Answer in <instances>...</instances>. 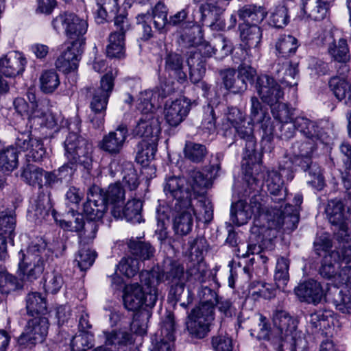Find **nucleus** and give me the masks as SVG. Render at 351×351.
I'll return each instance as SVG.
<instances>
[{"instance_id": "nucleus-18", "label": "nucleus", "mask_w": 351, "mask_h": 351, "mask_svg": "<svg viewBox=\"0 0 351 351\" xmlns=\"http://www.w3.org/2000/svg\"><path fill=\"white\" fill-rule=\"evenodd\" d=\"M274 326L278 330L277 335L281 341L289 343L296 348L298 342L294 339L293 332L295 329L294 319L285 311H276L273 315Z\"/></svg>"}, {"instance_id": "nucleus-16", "label": "nucleus", "mask_w": 351, "mask_h": 351, "mask_svg": "<svg viewBox=\"0 0 351 351\" xmlns=\"http://www.w3.org/2000/svg\"><path fill=\"white\" fill-rule=\"evenodd\" d=\"M163 190L166 197L172 199L171 205L182 204L185 200L192 201L193 193L188 180L180 176H169L165 178Z\"/></svg>"}, {"instance_id": "nucleus-17", "label": "nucleus", "mask_w": 351, "mask_h": 351, "mask_svg": "<svg viewBox=\"0 0 351 351\" xmlns=\"http://www.w3.org/2000/svg\"><path fill=\"white\" fill-rule=\"evenodd\" d=\"M60 226L69 230L77 232L81 246H86L93 242L98 230L96 221H84L81 215H77L73 220H60Z\"/></svg>"}, {"instance_id": "nucleus-28", "label": "nucleus", "mask_w": 351, "mask_h": 351, "mask_svg": "<svg viewBox=\"0 0 351 351\" xmlns=\"http://www.w3.org/2000/svg\"><path fill=\"white\" fill-rule=\"evenodd\" d=\"M326 213L330 223L338 227L341 234L346 235L347 221L350 214L346 211L342 202L339 199H331L328 201L326 208Z\"/></svg>"}, {"instance_id": "nucleus-7", "label": "nucleus", "mask_w": 351, "mask_h": 351, "mask_svg": "<svg viewBox=\"0 0 351 351\" xmlns=\"http://www.w3.org/2000/svg\"><path fill=\"white\" fill-rule=\"evenodd\" d=\"M52 253L43 239L32 242L25 250L19 252L20 275L29 281L37 279L45 269V262Z\"/></svg>"}, {"instance_id": "nucleus-13", "label": "nucleus", "mask_w": 351, "mask_h": 351, "mask_svg": "<svg viewBox=\"0 0 351 351\" xmlns=\"http://www.w3.org/2000/svg\"><path fill=\"white\" fill-rule=\"evenodd\" d=\"M240 37L243 46L241 49L244 51L245 56L242 59L251 62L253 59L259 58L258 45L262 38V30L257 25L243 23L239 25Z\"/></svg>"}, {"instance_id": "nucleus-42", "label": "nucleus", "mask_w": 351, "mask_h": 351, "mask_svg": "<svg viewBox=\"0 0 351 351\" xmlns=\"http://www.w3.org/2000/svg\"><path fill=\"white\" fill-rule=\"evenodd\" d=\"M143 203L137 199L128 200L124 207H120V216H113L115 219H125L128 222L138 223L141 221Z\"/></svg>"}, {"instance_id": "nucleus-36", "label": "nucleus", "mask_w": 351, "mask_h": 351, "mask_svg": "<svg viewBox=\"0 0 351 351\" xmlns=\"http://www.w3.org/2000/svg\"><path fill=\"white\" fill-rule=\"evenodd\" d=\"M203 45L190 51L186 62L189 68V77L192 83L199 82L206 71L205 59L202 57Z\"/></svg>"}, {"instance_id": "nucleus-15", "label": "nucleus", "mask_w": 351, "mask_h": 351, "mask_svg": "<svg viewBox=\"0 0 351 351\" xmlns=\"http://www.w3.org/2000/svg\"><path fill=\"white\" fill-rule=\"evenodd\" d=\"M49 328L48 319L43 316H36L29 320L24 332L19 337L21 345L35 346L42 343L45 339Z\"/></svg>"}, {"instance_id": "nucleus-11", "label": "nucleus", "mask_w": 351, "mask_h": 351, "mask_svg": "<svg viewBox=\"0 0 351 351\" xmlns=\"http://www.w3.org/2000/svg\"><path fill=\"white\" fill-rule=\"evenodd\" d=\"M282 206L278 208L277 205H271V209H267L265 220L269 223L270 228H283L285 230H294L299 222V210L291 204H286L284 210Z\"/></svg>"}, {"instance_id": "nucleus-19", "label": "nucleus", "mask_w": 351, "mask_h": 351, "mask_svg": "<svg viewBox=\"0 0 351 351\" xmlns=\"http://www.w3.org/2000/svg\"><path fill=\"white\" fill-rule=\"evenodd\" d=\"M83 41H72L63 51L56 61V66L64 73H69L77 70L83 52L82 43Z\"/></svg>"}, {"instance_id": "nucleus-20", "label": "nucleus", "mask_w": 351, "mask_h": 351, "mask_svg": "<svg viewBox=\"0 0 351 351\" xmlns=\"http://www.w3.org/2000/svg\"><path fill=\"white\" fill-rule=\"evenodd\" d=\"M15 145L21 151L27 152L26 157L29 162H39L46 154L42 141L33 138L29 132L19 133L16 136Z\"/></svg>"}, {"instance_id": "nucleus-41", "label": "nucleus", "mask_w": 351, "mask_h": 351, "mask_svg": "<svg viewBox=\"0 0 351 351\" xmlns=\"http://www.w3.org/2000/svg\"><path fill=\"white\" fill-rule=\"evenodd\" d=\"M237 13L239 19L244 21L243 23H251L252 25H258L266 17L267 11L263 6L250 4L241 7Z\"/></svg>"}, {"instance_id": "nucleus-1", "label": "nucleus", "mask_w": 351, "mask_h": 351, "mask_svg": "<svg viewBox=\"0 0 351 351\" xmlns=\"http://www.w3.org/2000/svg\"><path fill=\"white\" fill-rule=\"evenodd\" d=\"M221 128L227 132L234 128L238 136L245 141V148L242 160L243 179L250 191H258L262 186V173H255L261 169L260 158L256 152V141L253 134V127L250 121H247L245 114L236 107H227L222 119Z\"/></svg>"}, {"instance_id": "nucleus-14", "label": "nucleus", "mask_w": 351, "mask_h": 351, "mask_svg": "<svg viewBox=\"0 0 351 351\" xmlns=\"http://www.w3.org/2000/svg\"><path fill=\"white\" fill-rule=\"evenodd\" d=\"M295 124L296 130L309 140H320L322 143H327L328 132L331 129V123L328 121L317 122L306 117L299 116L295 119Z\"/></svg>"}, {"instance_id": "nucleus-33", "label": "nucleus", "mask_w": 351, "mask_h": 351, "mask_svg": "<svg viewBox=\"0 0 351 351\" xmlns=\"http://www.w3.org/2000/svg\"><path fill=\"white\" fill-rule=\"evenodd\" d=\"M109 168L112 177H114L118 172H121L123 176L122 182L130 191H134L138 188L140 182L132 162L124 161L120 164L117 161H112Z\"/></svg>"}, {"instance_id": "nucleus-40", "label": "nucleus", "mask_w": 351, "mask_h": 351, "mask_svg": "<svg viewBox=\"0 0 351 351\" xmlns=\"http://www.w3.org/2000/svg\"><path fill=\"white\" fill-rule=\"evenodd\" d=\"M69 17L71 21L67 22L66 26V35L73 41H80L82 40V47L85 44V38L84 35L86 33L88 29V23L86 20L80 19L77 15L69 13Z\"/></svg>"}, {"instance_id": "nucleus-57", "label": "nucleus", "mask_w": 351, "mask_h": 351, "mask_svg": "<svg viewBox=\"0 0 351 351\" xmlns=\"http://www.w3.org/2000/svg\"><path fill=\"white\" fill-rule=\"evenodd\" d=\"M21 177L25 182L41 188L43 184L45 171L34 165H28L23 171Z\"/></svg>"}, {"instance_id": "nucleus-46", "label": "nucleus", "mask_w": 351, "mask_h": 351, "mask_svg": "<svg viewBox=\"0 0 351 351\" xmlns=\"http://www.w3.org/2000/svg\"><path fill=\"white\" fill-rule=\"evenodd\" d=\"M106 346H114L118 351L132 343V335L124 330H112L104 332Z\"/></svg>"}, {"instance_id": "nucleus-29", "label": "nucleus", "mask_w": 351, "mask_h": 351, "mask_svg": "<svg viewBox=\"0 0 351 351\" xmlns=\"http://www.w3.org/2000/svg\"><path fill=\"white\" fill-rule=\"evenodd\" d=\"M97 186L90 188L88 199L83 205V212L88 218V221H95L101 219L107 210V206L101 195L97 194Z\"/></svg>"}, {"instance_id": "nucleus-55", "label": "nucleus", "mask_w": 351, "mask_h": 351, "mask_svg": "<svg viewBox=\"0 0 351 351\" xmlns=\"http://www.w3.org/2000/svg\"><path fill=\"white\" fill-rule=\"evenodd\" d=\"M332 303L335 308L340 313L351 315V294L348 291L339 290L335 288Z\"/></svg>"}, {"instance_id": "nucleus-50", "label": "nucleus", "mask_w": 351, "mask_h": 351, "mask_svg": "<svg viewBox=\"0 0 351 351\" xmlns=\"http://www.w3.org/2000/svg\"><path fill=\"white\" fill-rule=\"evenodd\" d=\"M328 51L332 58L339 63H346L350 60L349 48L344 38L334 40L329 45Z\"/></svg>"}, {"instance_id": "nucleus-51", "label": "nucleus", "mask_w": 351, "mask_h": 351, "mask_svg": "<svg viewBox=\"0 0 351 351\" xmlns=\"http://www.w3.org/2000/svg\"><path fill=\"white\" fill-rule=\"evenodd\" d=\"M208 154L204 145L193 142H186L184 148V158L194 163L203 162Z\"/></svg>"}, {"instance_id": "nucleus-47", "label": "nucleus", "mask_w": 351, "mask_h": 351, "mask_svg": "<svg viewBox=\"0 0 351 351\" xmlns=\"http://www.w3.org/2000/svg\"><path fill=\"white\" fill-rule=\"evenodd\" d=\"M298 46V41L294 36L291 35L280 36L276 44L278 58L287 60L288 57L295 53Z\"/></svg>"}, {"instance_id": "nucleus-38", "label": "nucleus", "mask_w": 351, "mask_h": 351, "mask_svg": "<svg viewBox=\"0 0 351 351\" xmlns=\"http://www.w3.org/2000/svg\"><path fill=\"white\" fill-rule=\"evenodd\" d=\"M265 184L267 191L271 195V199L276 204H280L287 196L286 189H283V180L280 174L276 171L267 172Z\"/></svg>"}, {"instance_id": "nucleus-10", "label": "nucleus", "mask_w": 351, "mask_h": 351, "mask_svg": "<svg viewBox=\"0 0 351 351\" xmlns=\"http://www.w3.org/2000/svg\"><path fill=\"white\" fill-rule=\"evenodd\" d=\"M113 86L112 76L107 73L101 79L100 87L94 91L90 107L95 117L91 118L90 121L96 128H100L104 123L108 98Z\"/></svg>"}, {"instance_id": "nucleus-26", "label": "nucleus", "mask_w": 351, "mask_h": 351, "mask_svg": "<svg viewBox=\"0 0 351 351\" xmlns=\"http://www.w3.org/2000/svg\"><path fill=\"white\" fill-rule=\"evenodd\" d=\"M175 322L169 314L163 321L158 337L152 341L150 351H172L174 347Z\"/></svg>"}, {"instance_id": "nucleus-32", "label": "nucleus", "mask_w": 351, "mask_h": 351, "mask_svg": "<svg viewBox=\"0 0 351 351\" xmlns=\"http://www.w3.org/2000/svg\"><path fill=\"white\" fill-rule=\"evenodd\" d=\"M27 60L23 55L17 51H12L0 58V72L9 77L22 73Z\"/></svg>"}, {"instance_id": "nucleus-63", "label": "nucleus", "mask_w": 351, "mask_h": 351, "mask_svg": "<svg viewBox=\"0 0 351 351\" xmlns=\"http://www.w3.org/2000/svg\"><path fill=\"white\" fill-rule=\"evenodd\" d=\"M158 141L143 139L139 143V149L137 153V159L139 162L144 163L154 158L157 151Z\"/></svg>"}, {"instance_id": "nucleus-35", "label": "nucleus", "mask_w": 351, "mask_h": 351, "mask_svg": "<svg viewBox=\"0 0 351 351\" xmlns=\"http://www.w3.org/2000/svg\"><path fill=\"white\" fill-rule=\"evenodd\" d=\"M51 215L55 221H58L56 212L52 209L49 197L39 198L35 205L28 210L27 217L36 223H40Z\"/></svg>"}, {"instance_id": "nucleus-22", "label": "nucleus", "mask_w": 351, "mask_h": 351, "mask_svg": "<svg viewBox=\"0 0 351 351\" xmlns=\"http://www.w3.org/2000/svg\"><path fill=\"white\" fill-rule=\"evenodd\" d=\"M294 293L301 302L317 304L321 303L326 297V292L321 283L313 279L299 284Z\"/></svg>"}, {"instance_id": "nucleus-60", "label": "nucleus", "mask_w": 351, "mask_h": 351, "mask_svg": "<svg viewBox=\"0 0 351 351\" xmlns=\"http://www.w3.org/2000/svg\"><path fill=\"white\" fill-rule=\"evenodd\" d=\"M96 257V252L89 247L80 245V249L75 256L74 263L82 271L90 268Z\"/></svg>"}, {"instance_id": "nucleus-53", "label": "nucleus", "mask_w": 351, "mask_h": 351, "mask_svg": "<svg viewBox=\"0 0 351 351\" xmlns=\"http://www.w3.org/2000/svg\"><path fill=\"white\" fill-rule=\"evenodd\" d=\"M26 308L28 314L32 316L35 314H45L47 312V302L41 293L32 292L27 295Z\"/></svg>"}, {"instance_id": "nucleus-64", "label": "nucleus", "mask_w": 351, "mask_h": 351, "mask_svg": "<svg viewBox=\"0 0 351 351\" xmlns=\"http://www.w3.org/2000/svg\"><path fill=\"white\" fill-rule=\"evenodd\" d=\"M93 334L91 332H81L71 339V351L85 350L92 346Z\"/></svg>"}, {"instance_id": "nucleus-34", "label": "nucleus", "mask_w": 351, "mask_h": 351, "mask_svg": "<svg viewBox=\"0 0 351 351\" xmlns=\"http://www.w3.org/2000/svg\"><path fill=\"white\" fill-rule=\"evenodd\" d=\"M250 121L252 125L254 123H260L263 138H269L272 135L274 128L271 119L267 112L263 110L261 102L256 97L251 98Z\"/></svg>"}, {"instance_id": "nucleus-52", "label": "nucleus", "mask_w": 351, "mask_h": 351, "mask_svg": "<svg viewBox=\"0 0 351 351\" xmlns=\"http://www.w3.org/2000/svg\"><path fill=\"white\" fill-rule=\"evenodd\" d=\"M18 152L12 146L8 147L0 152V170L10 172L18 166Z\"/></svg>"}, {"instance_id": "nucleus-23", "label": "nucleus", "mask_w": 351, "mask_h": 351, "mask_svg": "<svg viewBox=\"0 0 351 351\" xmlns=\"http://www.w3.org/2000/svg\"><path fill=\"white\" fill-rule=\"evenodd\" d=\"M191 109V101L183 97L165 105L164 114L167 123L173 127L178 126L186 117Z\"/></svg>"}, {"instance_id": "nucleus-2", "label": "nucleus", "mask_w": 351, "mask_h": 351, "mask_svg": "<svg viewBox=\"0 0 351 351\" xmlns=\"http://www.w3.org/2000/svg\"><path fill=\"white\" fill-rule=\"evenodd\" d=\"M315 149V141L295 142L291 147L288 156L280 164V169L293 171L297 167H300L306 172L307 184L312 188L321 191L325 186V180L321 167L311 161Z\"/></svg>"}, {"instance_id": "nucleus-27", "label": "nucleus", "mask_w": 351, "mask_h": 351, "mask_svg": "<svg viewBox=\"0 0 351 351\" xmlns=\"http://www.w3.org/2000/svg\"><path fill=\"white\" fill-rule=\"evenodd\" d=\"M97 194L101 195L104 204L112 206V216H120V207L125 204V192L120 182L110 184L106 189H99Z\"/></svg>"}, {"instance_id": "nucleus-44", "label": "nucleus", "mask_w": 351, "mask_h": 351, "mask_svg": "<svg viewBox=\"0 0 351 351\" xmlns=\"http://www.w3.org/2000/svg\"><path fill=\"white\" fill-rule=\"evenodd\" d=\"M224 87L234 94L242 93L247 90V84L239 77L237 71L228 69L220 73Z\"/></svg>"}, {"instance_id": "nucleus-49", "label": "nucleus", "mask_w": 351, "mask_h": 351, "mask_svg": "<svg viewBox=\"0 0 351 351\" xmlns=\"http://www.w3.org/2000/svg\"><path fill=\"white\" fill-rule=\"evenodd\" d=\"M124 51L125 34L113 32L109 36V43L106 48L108 56L120 58L124 55Z\"/></svg>"}, {"instance_id": "nucleus-8", "label": "nucleus", "mask_w": 351, "mask_h": 351, "mask_svg": "<svg viewBox=\"0 0 351 351\" xmlns=\"http://www.w3.org/2000/svg\"><path fill=\"white\" fill-rule=\"evenodd\" d=\"M350 261L351 245L348 243L340 249L325 251L319 269V274L335 284L343 264H348Z\"/></svg>"}, {"instance_id": "nucleus-61", "label": "nucleus", "mask_w": 351, "mask_h": 351, "mask_svg": "<svg viewBox=\"0 0 351 351\" xmlns=\"http://www.w3.org/2000/svg\"><path fill=\"white\" fill-rule=\"evenodd\" d=\"M210 324L197 317H189L186 328L190 335L194 337L204 338L210 330Z\"/></svg>"}, {"instance_id": "nucleus-5", "label": "nucleus", "mask_w": 351, "mask_h": 351, "mask_svg": "<svg viewBox=\"0 0 351 351\" xmlns=\"http://www.w3.org/2000/svg\"><path fill=\"white\" fill-rule=\"evenodd\" d=\"M27 101L21 97L15 98L13 106L16 112L26 118L30 123L39 125L49 129L55 128L58 121L54 115L49 112L47 99H37L32 92H27Z\"/></svg>"}, {"instance_id": "nucleus-39", "label": "nucleus", "mask_w": 351, "mask_h": 351, "mask_svg": "<svg viewBox=\"0 0 351 351\" xmlns=\"http://www.w3.org/2000/svg\"><path fill=\"white\" fill-rule=\"evenodd\" d=\"M0 225V261H5L8 257L7 250V239H8L10 242H13L14 232L16 226V219L14 215H10L1 219Z\"/></svg>"}, {"instance_id": "nucleus-48", "label": "nucleus", "mask_w": 351, "mask_h": 351, "mask_svg": "<svg viewBox=\"0 0 351 351\" xmlns=\"http://www.w3.org/2000/svg\"><path fill=\"white\" fill-rule=\"evenodd\" d=\"M63 285L64 279L60 270L53 269L44 274L43 288L46 293L56 294Z\"/></svg>"}, {"instance_id": "nucleus-6", "label": "nucleus", "mask_w": 351, "mask_h": 351, "mask_svg": "<svg viewBox=\"0 0 351 351\" xmlns=\"http://www.w3.org/2000/svg\"><path fill=\"white\" fill-rule=\"evenodd\" d=\"M256 89L262 101L271 106L274 118L281 123L292 120L293 110L280 102L284 93L274 77L261 75L257 77Z\"/></svg>"}, {"instance_id": "nucleus-59", "label": "nucleus", "mask_w": 351, "mask_h": 351, "mask_svg": "<svg viewBox=\"0 0 351 351\" xmlns=\"http://www.w3.org/2000/svg\"><path fill=\"white\" fill-rule=\"evenodd\" d=\"M132 254L142 260H149L154 256L155 249L149 243L130 240L128 244Z\"/></svg>"}, {"instance_id": "nucleus-62", "label": "nucleus", "mask_w": 351, "mask_h": 351, "mask_svg": "<svg viewBox=\"0 0 351 351\" xmlns=\"http://www.w3.org/2000/svg\"><path fill=\"white\" fill-rule=\"evenodd\" d=\"M188 183L192 193L193 191V193L198 192L199 190L207 189L212 185V182L206 174L204 175L203 172L196 169L190 171Z\"/></svg>"}, {"instance_id": "nucleus-54", "label": "nucleus", "mask_w": 351, "mask_h": 351, "mask_svg": "<svg viewBox=\"0 0 351 351\" xmlns=\"http://www.w3.org/2000/svg\"><path fill=\"white\" fill-rule=\"evenodd\" d=\"M289 261L287 258L280 257L277 259L274 280L278 289H283L289 280Z\"/></svg>"}, {"instance_id": "nucleus-31", "label": "nucleus", "mask_w": 351, "mask_h": 351, "mask_svg": "<svg viewBox=\"0 0 351 351\" xmlns=\"http://www.w3.org/2000/svg\"><path fill=\"white\" fill-rule=\"evenodd\" d=\"M128 130L125 125H119L114 131L110 132L103 137L99 143L101 149L111 154H117L123 149L128 137Z\"/></svg>"}, {"instance_id": "nucleus-9", "label": "nucleus", "mask_w": 351, "mask_h": 351, "mask_svg": "<svg viewBox=\"0 0 351 351\" xmlns=\"http://www.w3.org/2000/svg\"><path fill=\"white\" fill-rule=\"evenodd\" d=\"M65 155L73 164H80L88 169L92 162L93 146L76 133H69L64 141Z\"/></svg>"}, {"instance_id": "nucleus-24", "label": "nucleus", "mask_w": 351, "mask_h": 351, "mask_svg": "<svg viewBox=\"0 0 351 351\" xmlns=\"http://www.w3.org/2000/svg\"><path fill=\"white\" fill-rule=\"evenodd\" d=\"M273 73L282 84L293 88V93L297 91L298 83V64H293L287 60L277 58L272 66Z\"/></svg>"}, {"instance_id": "nucleus-12", "label": "nucleus", "mask_w": 351, "mask_h": 351, "mask_svg": "<svg viewBox=\"0 0 351 351\" xmlns=\"http://www.w3.org/2000/svg\"><path fill=\"white\" fill-rule=\"evenodd\" d=\"M265 208L261 202V197L254 195L250 199V204L243 201L232 204L230 210V221L236 226L245 224L254 215L265 220Z\"/></svg>"}, {"instance_id": "nucleus-45", "label": "nucleus", "mask_w": 351, "mask_h": 351, "mask_svg": "<svg viewBox=\"0 0 351 351\" xmlns=\"http://www.w3.org/2000/svg\"><path fill=\"white\" fill-rule=\"evenodd\" d=\"M329 86L335 96L345 104L351 105V84L343 78L335 76L330 78Z\"/></svg>"}, {"instance_id": "nucleus-30", "label": "nucleus", "mask_w": 351, "mask_h": 351, "mask_svg": "<svg viewBox=\"0 0 351 351\" xmlns=\"http://www.w3.org/2000/svg\"><path fill=\"white\" fill-rule=\"evenodd\" d=\"M152 269L158 270L160 276L158 283L161 281H167L171 284L172 287H175L176 294L180 295L183 292L185 283L184 269L180 264L171 261L169 268H167L166 271L161 272L158 267H154Z\"/></svg>"}, {"instance_id": "nucleus-58", "label": "nucleus", "mask_w": 351, "mask_h": 351, "mask_svg": "<svg viewBox=\"0 0 351 351\" xmlns=\"http://www.w3.org/2000/svg\"><path fill=\"white\" fill-rule=\"evenodd\" d=\"M97 20L102 23L108 15L115 16L119 10L118 0H97Z\"/></svg>"}, {"instance_id": "nucleus-4", "label": "nucleus", "mask_w": 351, "mask_h": 351, "mask_svg": "<svg viewBox=\"0 0 351 351\" xmlns=\"http://www.w3.org/2000/svg\"><path fill=\"white\" fill-rule=\"evenodd\" d=\"M173 217V228L177 234L183 236L188 234L192 230L193 225V215L197 220L208 223L213 217V207L211 202L206 197L198 199V207L204 209V214L199 212L198 208L194 210L191 202L185 200L182 204L171 205Z\"/></svg>"}, {"instance_id": "nucleus-3", "label": "nucleus", "mask_w": 351, "mask_h": 351, "mask_svg": "<svg viewBox=\"0 0 351 351\" xmlns=\"http://www.w3.org/2000/svg\"><path fill=\"white\" fill-rule=\"evenodd\" d=\"M158 271L156 269L143 270L140 273L142 287L138 284L126 285L124 289L123 303L129 311H138L143 305L152 308L158 300L156 285L160 279Z\"/></svg>"}, {"instance_id": "nucleus-37", "label": "nucleus", "mask_w": 351, "mask_h": 351, "mask_svg": "<svg viewBox=\"0 0 351 351\" xmlns=\"http://www.w3.org/2000/svg\"><path fill=\"white\" fill-rule=\"evenodd\" d=\"M165 71L169 77L183 84L187 80V75L184 71L182 57L176 53H169L165 57Z\"/></svg>"}, {"instance_id": "nucleus-21", "label": "nucleus", "mask_w": 351, "mask_h": 351, "mask_svg": "<svg viewBox=\"0 0 351 351\" xmlns=\"http://www.w3.org/2000/svg\"><path fill=\"white\" fill-rule=\"evenodd\" d=\"M160 130L158 115L156 113H145L141 114L132 132L134 136L145 140L158 141Z\"/></svg>"}, {"instance_id": "nucleus-43", "label": "nucleus", "mask_w": 351, "mask_h": 351, "mask_svg": "<svg viewBox=\"0 0 351 351\" xmlns=\"http://www.w3.org/2000/svg\"><path fill=\"white\" fill-rule=\"evenodd\" d=\"M328 4L322 0H302L304 14L314 21L323 20L328 12Z\"/></svg>"}, {"instance_id": "nucleus-25", "label": "nucleus", "mask_w": 351, "mask_h": 351, "mask_svg": "<svg viewBox=\"0 0 351 351\" xmlns=\"http://www.w3.org/2000/svg\"><path fill=\"white\" fill-rule=\"evenodd\" d=\"M160 92L152 90L141 92L138 99L137 108L141 114L145 113H156L159 105V98L163 99L174 91V88L170 85H162Z\"/></svg>"}, {"instance_id": "nucleus-56", "label": "nucleus", "mask_w": 351, "mask_h": 351, "mask_svg": "<svg viewBox=\"0 0 351 351\" xmlns=\"http://www.w3.org/2000/svg\"><path fill=\"white\" fill-rule=\"evenodd\" d=\"M167 12V8L161 2L156 3L152 10L150 19L153 20L154 27L160 32L165 30L166 27L169 25Z\"/></svg>"}]
</instances>
